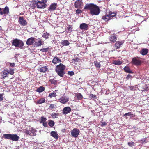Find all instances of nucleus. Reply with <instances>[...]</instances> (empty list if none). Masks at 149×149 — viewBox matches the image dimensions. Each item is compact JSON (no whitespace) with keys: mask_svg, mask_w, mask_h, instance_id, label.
<instances>
[{"mask_svg":"<svg viewBox=\"0 0 149 149\" xmlns=\"http://www.w3.org/2000/svg\"><path fill=\"white\" fill-rule=\"evenodd\" d=\"M35 45L36 47L40 46L43 44V42L42 41V40L40 38L36 39L35 40Z\"/></svg>","mask_w":149,"mask_h":149,"instance_id":"obj_11","label":"nucleus"},{"mask_svg":"<svg viewBox=\"0 0 149 149\" xmlns=\"http://www.w3.org/2000/svg\"><path fill=\"white\" fill-rule=\"evenodd\" d=\"M102 19L105 20L106 22H107L110 20V18L108 15V13H107L105 15L102 16Z\"/></svg>","mask_w":149,"mask_h":149,"instance_id":"obj_23","label":"nucleus"},{"mask_svg":"<svg viewBox=\"0 0 149 149\" xmlns=\"http://www.w3.org/2000/svg\"><path fill=\"white\" fill-rule=\"evenodd\" d=\"M2 10V8H0V12H1V11Z\"/></svg>","mask_w":149,"mask_h":149,"instance_id":"obj_60","label":"nucleus"},{"mask_svg":"<svg viewBox=\"0 0 149 149\" xmlns=\"http://www.w3.org/2000/svg\"><path fill=\"white\" fill-rule=\"evenodd\" d=\"M48 0H34L32 4V6L37 7L40 9H44L47 6L46 3Z\"/></svg>","mask_w":149,"mask_h":149,"instance_id":"obj_2","label":"nucleus"},{"mask_svg":"<svg viewBox=\"0 0 149 149\" xmlns=\"http://www.w3.org/2000/svg\"><path fill=\"white\" fill-rule=\"evenodd\" d=\"M61 62V60L59 58L57 57H55L52 60V62L54 64H56L57 63Z\"/></svg>","mask_w":149,"mask_h":149,"instance_id":"obj_20","label":"nucleus"},{"mask_svg":"<svg viewBox=\"0 0 149 149\" xmlns=\"http://www.w3.org/2000/svg\"><path fill=\"white\" fill-rule=\"evenodd\" d=\"M3 100V95L2 94H0V102Z\"/></svg>","mask_w":149,"mask_h":149,"instance_id":"obj_57","label":"nucleus"},{"mask_svg":"<svg viewBox=\"0 0 149 149\" xmlns=\"http://www.w3.org/2000/svg\"><path fill=\"white\" fill-rule=\"evenodd\" d=\"M148 51V49H147L143 48L141 51L140 53L142 55H145L147 54Z\"/></svg>","mask_w":149,"mask_h":149,"instance_id":"obj_24","label":"nucleus"},{"mask_svg":"<svg viewBox=\"0 0 149 149\" xmlns=\"http://www.w3.org/2000/svg\"><path fill=\"white\" fill-rule=\"evenodd\" d=\"M45 101V100L44 98H41L39 99L36 102V104H40L44 103Z\"/></svg>","mask_w":149,"mask_h":149,"instance_id":"obj_25","label":"nucleus"},{"mask_svg":"<svg viewBox=\"0 0 149 149\" xmlns=\"http://www.w3.org/2000/svg\"><path fill=\"white\" fill-rule=\"evenodd\" d=\"M56 107V105L54 104H51L49 107V109L51 110H52L53 109H54Z\"/></svg>","mask_w":149,"mask_h":149,"instance_id":"obj_40","label":"nucleus"},{"mask_svg":"<svg viewBox=\"0 0 149 149\" xmlns=\"http://www.w3.org/2000/svg\"><path fill=\"white\" fill-rule=\"evenodd\" d=\"M35 38L33 37L28 38L26 41V44L28 45H33L35 42Z\"/></svg>","mask_w":149,"mask_h":149,"instance_id":"obj_9","label":"nucleus"},{"mask_svg":"<svg viewBox=\"0 0 149 149\" xmlns=\"http://www.w3.org/2000/svg\"><path fill=\"white\" fill-rule=\"evenodd\" d=\"M61 44L63 46H67L69 45L70 42L67 40H63L61 42Z\"/></svg>","mask_w":149,"mask_h":149,"instance_id":"obj_28","label":"nucleus"},{"mask_svg":"<svg viewBox=\"0 0 149 149\" xmlns=\"http://www.w3.org/2000/svg\"><path fill=\"white\" fill-rule=\"evenodd\" d=\"M89 97V98L90 99L94 100L97 98L96 95H93V94H90Z\"/></svg>","mask_w":149,"mask_h":149,"instance_id":"obj_34","label":"nucleus"},{"mask_svg":"<svg viewBox=\"0 0 149 149\" xmlns=\"http://www.w3.org/2000/svg\"><path fill=\"white\" fill-rule=\"evenodd\" d=\"M108 15H109L110 19H111L113 17L116 16V13L114 12L109 11L108 13Z\"/></svg>","mask_w":149,"mask_h":149,"instance_id":"obj_22","label":"nucleus"},{"mask_svg":"<svg viewBox=\"0 0 149 149\" xmlns=\"http://www.w3.org/2000/svg\"><path fill=\"white\" fill-rule=\"evenodd\" d=\"M68 73L69 75L70 76H72L74 74V72L73 71H68Z\"/></svg>","mask_w":149,"mask_h":149,"instance_id":"obj_52","label":"nucleus"},{"mask_svg":"<svg viewBox=\"0 0 149 149\" xmlns=\"http://www.w3.org/2000/svg\"><path fill=\"white\" fill-rule=\"evenodd\" d=\"M24 132L26 134H27L31 136V133L28 130H25Z\"/></svg>","mask_w":149,"mask_h":149,"instance_id":"obj_51","label":"nucleus"},{"mask_svg":"<svg viewBox=\"0 0 149 149\" xmlns=\"http://www.w3.org/2000/svg\"><path fill=\"white\" fill-rule=\"evenodd\" d=\"M47 118L44 117L43 116H42L41 117V120H40V123H43L45 122H46Z\"/></svg>","mask_w":149,"mask_h":149,"instance_id":"obj_43","label":"nucleus"},{"mask_svg":"<svg viewBox=\"0 0 149 149\" xmlns=\"http://www.w3.org/2000/svg\"><path fill=\"white\" fill-rule=\"evenodd\" d=\"M82 2L80 0H77L74 3V6L76 8H80L82 6Z\"/></svg>","mask_w":149,"mask_h":149,"instance_id":"obj_16","label":"nucleus"},{"mask_svg":"<svg viewBox=\"0 0 149 149\" xmlns=\"http://www.w3.org/2000/svg\"><path fill=\"white\" fill-rule=\"evenodd\" d=\"M83 12V11L80 9H77L76 11V14L77 15H79Z\"/></svg>","mask_w":149,"mask_h":149,"instance_id":"obj_48","label":"nucleus"},{"mask_svg":"<svg viewBox=\"0 0 149 149\" xmlns=\"http://www.w3.org/2000/svg\"><path fill=\"white\" fill-rule=\"evenodd\" d=\"M79 133V130L77 128H74L71 131V135L75 138L78 137Z\"/></svg>","mask_w":149,"mask_h":149,"instance_id":"obj_7","label":"nucleus"},{"mask_svg":"<svg viewBox=\"0 0 149 149\" xmlns=\"http://www.w3.org/2000/svg\"><path fill=\"white\" fill-rule=\"evenodd\" d=\"M94 64L95 66L97 68H99L101 66L100 64L97 61H95L94 62Z\"/></svg>","mask_w":149,"mask_h":149,"instance_id":"obj_33","label":"nucleus"},{"mask_svg":"<svg viewBox=\"0 0 149 149\" xmlns=\"http://www.w3.org/2000/svg\"><path fill=\"white\" fill-rule=\"evenodd\" d=\"M65 67V66L63 64L60 63L56 67L55 71L59 76L63 77L65 74L64 70Z\"/></svg>","mask_w":149,"mask_h":149,"instance_id":"obj_3","label":"nucleus"},{"mask_svg":"<svg viewBox=\"0 0 149 149\" xmlns=\"http://www.w3.org/2000/svg\"><path fill=\"white\" fill-rule=\"evenodd\" d=\"M49 33L47 32H44L42 35V37L46 39H49Z\"/></svg>","mask_w":149,"mask_h":149,"instance_id":"obj_30","label":"nucleus"},{"mask_svg":"<svg viewBox=\"0 0 149 149\" xmlns=\"http://www.w3.org/2000/svg\"><path fill=\"white\" fill-rule=\"evenodd\" d=\"M48 68L47 67L45 66L40 68L39 71L41 72L45 73L47 71Z\"/></svg>","mask_w":149,"mask_h":149,"instance_id":"obj_27","label":"nucleus"},{"mask_svg":"<svg viewBox=\"0 0 149 149\" xmlns=\"http://www.w3.org/2000/svg\"><path fill=\"white\" fill-rule=\"evenodd\" d=\"M10 65L11 67H14L15 65V64L14 63H10Z\"/></svg>","mask_w":149,"mask_h":149,"instance_id":"obj_56","label":"nucleus"},{"mask_svg":"<svg viewBox=\"0 0 149 149\" xmlns=\"http://www.w3.org/2000/svg\"><path fill=\"white\" fill-rule=\"evenodd\" d=\"M143 88L141 90L142 91H148L149 90V88L148 86H147L146 84H144V85H143Z\"/></svg>","mask_w":149,"mask_h":149,"instance_id":"obj_37","label":"nucleus"},{"mask_svg":"<svg viewBox=\"0 0 149 149\" xmlns=\"http://www.w3.org/2000/svg\"><path fill=\"white\" fill-rule=\"evenodd\" d=\"M122 62L120 61H115L114 62V64L116 65H121Z\"/></svg>","mask_w":149,"mask_h":149,"instance_id":"obj_42","label":"nucleus"},{"mask_svg":"<svg viewBox=\"0 0 149 149\" xmlns=\"http://www.w3.org/2000/svg\"><path fill=\"white\" fill-rule=\"evenodd\" d=\"M124 43V40H121V41H116V42L114 44L115 48L116 49L120 48L122 47L123 44Z\"/></svg>","mask_w":149,"mask_h":149,"instance_id":"obj_12","label":"nucleus"},{"mask_svg":"<svg viewBox=\"0 0 149 149\" xmlns=\"http://www.w3.org/2000/svg\"><path fill=\"white\" fill-rule=\"evenodd\" d=\"M57 7V3H53L51 4L48 8V10L49 11H53L56 9Z\"/></svg>","mask_w":149,"mask_h":149,"instance_id":"obj_14","label":"nucleus"},{"mask_svg":"<svg viewBox=\"0 0 149 149\" xmlns=\"http://www.w3.org/2000/svg\"><path fill=\"white\" fill-rule=\"evenodd\" d=\"M88 25H89V24L86 23H82L80 24L79 28L81 30H87L89 29Z\"/></svg>","mask_w":149,"mask_h":149,"instance_id":"obj_13","label":"nucleus"},{"mask_svg":"<svg viewBox=\"0 0 149 149\" xmlns=\"http://www.w3.org/2000/svg\"><path fill=\"white\" fill-rule=\"evenodd\" d=\"M58 113H53L51 114V116L53 118H55L58 117Z\"/></svg>","mask_w":149,"mask_h":149,"instance_id":"obj_45","label":"nucleus"},{"mask_svg":"<svg viewBox=\"0 0 149 149\" xmlns=\"http://www.w3.org/2000/svg\"><path fill=\"white\" fill-rule=\"evenodd\" d=\"M75 98H77L78 100H80L83 98V97L81 94H76Z\"/></svg>","mask_w":149,"mask_h":149,"instance_id":"obj_32","label":"nucleus"},{"mask_svg":"<svg viewBox=\"0 0 149 149\" xmlns=\"http://www.w3.org/2000/svg\"><path fill=\"white\" fill-rule=\"evenodd\" d=\"M49 49V47H47L46 48H43L40 50V51H42L43 52H46L48 51Z\"/></svg>","mask_w":149,"mask_h":149,"instance_id":"obj_39","label":"nucleus"},{"mask_svg":"<svg viewBox=\"0 0 149 149\" xmlns=\"http://www.w3.org/2000/svg\"><path fill=\"white\" fill-rule=\"evenodd\" d=\"M2 74L1 75L2 77L1 79H5L6 77H8V73L7 69H4L3 71L2 72Z\"/></svg>","mask_w":149,"mask_h":149,"instance_id":"obj_18","label":"nucleus"},{"mask_svg":"<svg viewBox=\"0 0 149 149\" xmlns=\"http://www.w3.org/2000/svg\"><path fill=\"white\" fill-rule=\"evenodd\" d=\"M3 138L14 141H17L19 139V136L17 134H4L3 135Z\"/></svg>","mask_w":149,"mask_h":149,"instance_id":"obj_4","label":"nucleus"},{"mask_svg":"<svg viewBox=\"0 0 149 149\" xmlns=\"http://www.w3.org/2000/svg\"><path fill=\"white\" fill-rule=\"evenodd\" d=\"M8 74H10L11 75H13L14 74V69L12 68H9L8 71Z\"/></svg>","mask_w":149,"mask_h":149,"instance_id":"obj_41","label":"nucleus"},{"mask_svg":"<svg viewBox=\"0 0 149 149\" xmlns=\"http://www.w3.org/2000/svg\"><path fill=\"white\" fill-rule=\"evenodd\" d=\"M20 14V15H23V14H24V13H21Z\"/></svg>","mask_w":149,"mask_h":149,"instance_id":"obj_59","label":"nucleus"},{"mask_svg":"<svg viewBox=\"0 0 149 149\" xmlns=\"http://www.w3.org/2000/svg\"><path fill=\"white\" fill-rule=\"evenodd\" d=\"M12 44L13 45L21 49H23L24 48V43L20 39L16 38L13 40Z\"/></svg>","mask_w":149,"mask_h":149,"instance_id":"obj_5","label":"nucleus"},{"mask_svg":"<svg viewBox=\"0 0 149 149\" xmlns=\"http://www.w3.org/2000/svg\"><path fill=\"white\" fill-rule=\"evenodd\" d=\"M131 63L136 65H140L141 63V61L139 59L138 57L133 58L132 60Z\"/></svg>","mask_w":149,"mask_h":149,"instance_id":"obj_6","label":"nucleus"},{"mask_svg":"<svg viewBox=\"0 0 149 149\" xmlns=\"http://www.w3.org/2000/svg\"><path fill=\"white\" fill-rule=\"evenodd\" d=\"M2 11L0 12L1 15H8L9 13V8L6 6L4 8H2Z\"/></svg>","mask_w":149,"mask_h":149,"instance_id":"obj_10","label":"nucleus"},{"mask_svg":"<svg viewBox=\"0 0 149 149\" xmlns=\"http://www.w3.org/2000/svg\"><path fill=\"white\" fill-rule=\"evenodd\" d=\"M84 10H89L91 15H97L100 13V10L99 7L93 3H87L85 5Z\"/></svg>","mask_w":149,"mask_h":149,"instance_id":"obj_1","label":"nucleus"},{"mask_svg":"<svg viewBox=\"0 0 149 149\" xmlns=\"http://www.w3.org/2000/svg\"><path fill=\"white\" fill-rule=\"evenodd\" d=\"M71 109L70 107H65L63 110V114L66 115V114L70 113L71 112Z\"/></svg>","mask_w":149,"mask_h":149,"instance_id":"obj_15","label":"nucleus"},{"mask_svg":"<svg viewBox=\"0 0 149 149\" xmlns=\"http://www.w3.org/2000/svg\"><path fill=\"white\" fill-rule=\"evenodd\" d=\"M72 26L71 25H69L68 26L67 28V32L71 33L72 30Z\"/></svg>","mask_w":149,"mask_h":149,"instance_id":"obj_38","label":"nucleus"},{"mask_svg":"<svg viewBox=\"0 0 149 149\" xmlns=\"http://www.w3.org/2000/svg\"><path fill=\"white\" fill-rule=\"evenodd\" d=\"M146 139L145 138L143 139L141 141V143L143 144L144 143L146 142Z\"/></svg>","mask_w":149,"mask_h":149,"instance_id":"obj_55","label":"nucleus"},{"mask_svg":"<svg viewBox=\"0 0 149 149\" xmlns=\"http://www.w3.org/2000/svg\"><path fill=\"white\" fill-rule=\"evenodd\" d=\"M132 116V117H134V115L131 112H129L128 113H125V114L123 115V116L124 117H125V116Z\"/></svg>","mask_w":149,"mask_h":149,"instance_id":"obj_36","label":"nucleus"},{"mask_svg":"<svg viewBox=\"0 0 149 149\" xmlns=\"http://www.w3.org/2000/svg\"><path fill=\"white\" fill-rule=\"evenodd\" d=\"M128 145L130 147H132L134 146L135 143H134L133 142H129L128 143Z\"/></svg>","mask_w":149,"mask_h":149,"instance_id":"obj_46","label":"nucleus"},{"mask_svg":"<svg viewBox=\"0 0 149 149\" xmlns=\"http://www.w3.org/2000/svg\"><path fill=\"white\" fill-rule=\"evenodd\" d=\"M60 102L63 104L66 103L69 101V98L66 96H63L62 98L60 99Z\"/></svg>","mask_w":149,"mask_h":149,"instance_id":"obj_19","label":"nucleus"},{"mask_svg":"<svg viewBox=\"0 0 149 149\" xmlns=\"http://www.w3.org/2000/svg\"><path fill=\"white\" fill-rule=\"evenodd\" d=\"M2 30V27L0 26V31H1Z\"/></svg>","mask_w":149,"mask_h":149,"instance_id":"obj_58","label":"nucleus"},{"mask_svg":"<svg viewBox=\"0 0 149 149\" xmlns=\"http://www.w3.org/2000/svg\"><path fill=\"white\" fill-rule=\"evenodd\" d=\"M43 125V126L45 127H47V122H45L43 123H42Z\"/></svg>","mask_w":149,"mask_h":149,"instance_id":"obj_54","label":"nucleus"},{"mask_svg":"<svg viewBox=\"0 0 149 149\" xmlns=\"http://www.w3.org/2000/svg\"><path fill=\"white\" fill-rule=\"evenodd\" d=\"M54 93V92H52V93Z\"/></svg>","mask_w":149,"mask_h":149,"instance_id":"obj_61","label":"nucleus"},{"mask_svg":"<svg viewBox=\"0 0 149 149\" xmlns=\"http://www.w3.org/2000/svg\"><path fill=\"white\" fill-rule=\"evenodd\" d=\"M36 130L35 129H32L31 130V132L33 134V136H35L36 135Z\"/></svg>","mask_w":149,"mask_h":149,"instance_id":"obj_47","label":"nucleus"},{"mask_svg":"<svg viewBox=\"0 0 149 149\" xmlns=\"http://www.w3.org/2000/svg\"><path fill=\"white\" fill-rule=\"evenodd\" d=\"M101 126L102 127L105 126L107 125V123L105 122H101Z\"/></svg>","mask_w":149,"mask_h":149,"instance_id":"obj_49","label":"nucleus"},{"mask_svg":"<svg viewBox=\"0 0 149 149\" xmlns=\"http://www.w3.org/2000/svg\"><path fill=\"white\" fill-rule=\"evenodd\" d=\"M19 23L22 26H25L27 25V22L23 17H19Z\"/></svg>","mask_w":149,"mask_h":149,"instance_id":"obj_8","label":"nucleus"},{"mask_svg":"<svg viewBox=\"0 0 149 149\" xmlns=\"http://www.w3.org/2000/svg\"><path fill=\"white\" fill-rule=\"evenodd\" d=\"M54 122L53 120H49L48 125L50 127H53L54 125Z\"/></svg>","mask_w":149,"mask_h":149,"instance_id":"obj_35","label":"nucleus"},{"mask_svg":"<svg viewBox=\"0 0 149 149\" xmlns=\"http://www.w3.org/2000/svg\"><path fill=\"white\" fill-rule=\"evenodd\" d=\"M109 38L111 42L114 43L117 40V37L115 34H113L110 36Z\"/></svg>","mask_w":149,"mask_h":149,"instance_id":"obj_17","label":"nucleus"},{"mask_svg":"<svg viewBox=\"0 0 149 149\" xmlns=\"http://www.w3.org/2000/svg\"><path fill=\"white\" fill-rule=\"evenodd\" d=\"M51 83L52 84L55 85L56 84L57 82V81L55 80L54 79H50L49 80Z\"/></svg>","mask_w":149,"mask_h":149,"instance_id":"obj_44","label":"nucleus"},{"mask_svg":"<svg viewBox=\"0 0 149 149\" xmlns=\"http://www.w3.org/2000/svg\"><path fill=\"white\" fill-rule=\"evenodd\" d=\"M126 79H131L132 78V76L130 74H128L127 76L126 77Z\"/></svg>","mask_w":149,"mask_h":149,"instance_id":"obj_53","label":"nucleus"},{"mask_svg":"<svg viewBox=\"0 0 149 149\" xmlns=\"http://www.w3.org/2000/svg\"><path fill=\"white\" fill-rule=\"evenodd\" d=\"M45 89V87L43 86H40L36 89V91L39 93H41L44 91Z\"/></svg>","mask_w":149,"mask_h":149,"instance_id":"obj_31","label":"nucleus"},{"mask_svg":"<svg viewBox=\"0 0 149 149\" xmlns=\"http://www.w3.org/2000/svg\"><path fill=\"white\" fill-rule=\"evenodd\" d=\"M56 96V94H49V97H50V98H52V97H55Z\"/></svg>","mask_w":149,"mask_h":149,"instance_id":"obj_50","label":"nucleus"},{"mask_svg":"<svg viewBox=\"0 0 149 149\" xmlns=\"http://www.w3.org/2000/svg\"><path fill=\"white\" fill-rule=\"evenodd\" d=\"M124 71L127 73H132L133 72L130 69L129 67L127 66H125L124 68Z\"/></svg>","mask_w":149,"mask_h":149,"instance_id":"obj_26","label":"nucleus"},{"mask_svg":"<svg viewBox=\"0 0 149 149\" xmlns=\"http://www.w3.org/2000/svg\"><path fill=\"white\" fill-rule=\"evenodd\" d=\"M51 136L57 139L58 138V135L57 132L55 131H52L50 133Z\"/></svg>","mask_w":149,"mask_h":149,"instance_id":"obj_21","label":"nucleus"},{"mask_svg":"<svg viewBox=\"0 0 149 149\" xmlns=\"http://www.w3.org/2000/svg\"><path fill=\"white\" fill-rule=\"evenodd\" d=\"M129 87L130 90L132 91H137L139 89L136 86H129Z\"/></svg>","mask_w":149,"mask_h":149,"instance_id":"obj_29","label":"nucleus"}]
</instances>
